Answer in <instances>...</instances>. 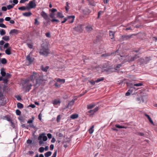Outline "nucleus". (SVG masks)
<instances>
[{
  "mask_svg": "<svg viewBox=\"0 0 157 157\" xmlns=\"http://www.w3.org/2000/svg\"><path fill=\"white\" fill-rule=\"evenodd\" d=\"M31 81L35 83L34 86L35 88L38 87L43 81L42 77L37 73L34 72L29 77Z\"/></svg>",
  "mask_w": 157,
  "mask_h": 157,
  "instance_id": "1",
  "label": "nucleus"
},
{
  "mask_svg": "<svg viewBox=\"0 0 157 157\" xmlns=\"http://www.w3.org/2000/svg\"><path fill=\"white\" fill-rule=\"evenodd\" d=\"M47 139L48 138L47 136L45 135L44 133H42L40 134L38 138V140L39 141V145H41L44 144V141H46Z\"/></svg>",
  "mask_w": 157,
  "mask_h": 157,
  "instance_id": "2",
  "label": "nucleus"
},
{
  "mask_svg": "<svg viewBox=\"0 0 157 157\" xmlns=\"http://www.w3.org/2000/svg\"><path fill=\"white\" fill-rule=\"evenodd\" d=\"M121 57H122L121 59L124 61V62H131L133 61L135 59L138 58V56L136 55L134 56H121Z\"/></svg>",
  "mask_w": 157,
  "mask_h": 157,
  "instance_id": "3",
  "label": "nucleus"
},
{
  "mask_svg": "<svg viewBox=\"0 0 157 157\" xmlns=\"http://www.w3.org/2000/svg\"><path fill=\"white\" fill-rule=\"evenodd\" d=\"M40 54L45 56H47L49 53V50L47 47L42 46L40 52Z\"/></svg>",
  "mask_w": 157,
  "mask_h": 157,
  "instance_id": "4",
  "label": "nucleus"
},
{
  "mask_svg": "<svg viewBox=\"0 0 157 157\" xmlns=\"http://www.w3.org/2000/svg\"><path fill=\"white\" fill-rule=\"evenodd\" d=\"M6 98L4 95L3 93L0 92V104L2 106H4L6 104Z\"/></svg>",
  "mask_w": 157,
  "mask_h": 157,
  "instance_id": "5",
  "label": "nucleus"
},
{
  "mask_svg": "<svg viewBox=\"0 0 157 157\" xmlns=\"http://www.w3.org/2000/svg\"><path fill=\"white\" fill-rule=\"evenodd\" d=\"M36 0H33L30 1L28 4V6H27V10H29L31 9L36 7V4L35 3Z\"/></svg>",
  "mask_w": 157,
  "mask_h": 157,
  "instance_id": "6",
  "label": "nucleus"
},
{
  "mask_svg": "<svg viewBox=\"0 0 157 157\" xmlns=\"http://www.w3.org/2000/svg\"><path fill=\"white\" fill-rule=\"evenodd\" d=\"M83 25L82 24L78 25L76 27H75L74 29L77 32H82L83 30V28L82 27Z\"/></svg>",
  "mask_w": 157,
  "mask_h": 157,
  "instance_id": "7",
  "label": "nucleus"
},
{
  "mask_svg": "<svg viewBox=\"0 0 157 157\" xmlns=\"http://www.w3.org/2000/svg\"><path fill=\"white\" fill-rule=\"evenodd\" d=\"M75 16H70L67 17V21L70 23H72L73 22Z\"/></svg>",
  "mask_w": 157,
  "mask_h": 157,
  "instance_id": "8",
  "label": "nucleus"
},
{
  "mask_svg": "<svg viewBox=\"0 0 157 157\" xmlns=\"http://www.w3.org/2000/svg\"><path fill=\"white\" fill-rule=\"evenodd\" d=\"M20 32V31L14 29L11 30L9 33V34L10 35L11 34H17Z\"/></svg>",
  "mask_w": 157,
  "mask_h": 157,
  "instance_id": "9",
  "label": "nucleus"
},
{
  "mask_svg": "<svg viewBox=\"0 0 157 157\" xmlns=\"http://www.w3.org/2000/svg\"><path fill=\"white\" fill-rule=\"evenodd\" d=\"M26 59L29 62L30 64H31L33 62L34 60V58L31 57L29 55L27 56Z\"/></svg>",
  "mask_w": 157,
  "mask_h": 157,
  "instance_id": "10",
  "label": "nucleus"
},
{
  "mask_svg": "<svg viewBox=\"0 0 157 157\" xmlns=\"http://www.w3.org/2000/svg\"><path fill=\"white\" fill-rule=\"evenodd\" d=\"M41 15L45 20H47L49 18L48 14L44 11L41 12Z\"/></svg>",
  "mask_w": 157,
  "mask_h": 157,
  "instance_id": "11",
  "label": "nucleus"
},
{
  "mask_svg": "<svg viewBox=\"0 0 157 157\" xmlns=\"http://www.w3.org/2000/svg\"><path fill=\"white\" fill-rule=\"evenodd\" d=\"M98 109V107H97L94 109L90 110L88 111V113H91L92 115H93L97 111Z\"/></svg>",
  "mask_w": 157,
  "mask_h": 157,
  "instance_id": "12",
  "label": "nucleus"
},
{
  "mask_svg": "<svg viewBox=\"0 0 157 157\" xmlns=\"http://www.w3.org/2000/svg\"><path fill=\"white\" fill-rule=\"evenodd\" d=\"M61 101L60 99L57 100L56 99H54L52 102V104L54 105H56L58 104H60Z\"/></svg>",
  "mask_w": 157,
  "mask_h": 157,
  "instance_id": "13",
  "label": "nucleus"
},
{
  "mask_svg": "<svg viewBox=\"0 0 157 157\" xmlns=\"http://www.w3.org/2000/svg\"><path fill=\"white\" fill-rule=\"evenodd\" d=\"M131 36V35H125L122 36V38L124 40H126L130 38Z\"/></svg>",
  "mask_w": 157,
  "mask_h": 157,
  "instance_id": "14",
  "label": "nucleus"
},
{
  "mask_svg": "<svg viewBox=\"0 0 157 157\" xmlns=\"http://www.w3.org/2000/svg\"><path fill=\"white\" fill-rule=\"evenodd\" d=\"M151 60V59L150 57H146L145 59H144L143 61V63H144L146 64L148 63Z\"/></svg>",
  "mask_w": 157,
  "mask_h": 157,
  "instance_id": "15",
  "label": "nucleus"
},
{
  "mask_svg": "<svg viewBox=\"0 0 157 157\" xmlns=\"http://www.w3.org/2000/svg\"><path fill=\"white\" fill-rule=\"evenodd\" d=\"M32 86V85L31 84L27 85L26 87V92H29L31 89Z\"/></svg>",
  "mask_w": 157,
  "mask_h": 157,
  "instance_id": "16",
  "label": "nucleus"
},
{
  "mask_svg": "<svg viewBox=\"0 0 157 157\" xmlns=\"http://www.w3.org/2000/svg\"><path fill=\"white\" fill-rule=\"evenodd\" d=\"M75 99H72L69 103L68 104L67 106L66 107L67 108H69L70 107H71L75 103Z\"/></svg>",
  "mask_w": 157,
  "mask_h": 157,
  "instance_id": "17",
  "label": "nucleus"
},
{
  "mask_svg": "<svg viewBox=\"0 0 157 157\" xmlns=\"http://www.w3.org/2000/svg\"><path fill=\"white\" fill-rule=\"evenodd\" d=\"M32 13L31 12H25L22 13L23 15L25 17H29L32 15Z\"/></svg>",
  "mask_w": 157,
  "mask_h": 157,
  "instance_id": "18",
  "label": "nucleus"
},
{
  "mask_svg": "<svg viewBox=\"0 0 157 157\" xmlns=\"http://www.w3.org/2000/svg\"><path fill=\"white\" fill-rule=\"evenodd\" d=\"M115 33V32H112V31H109V35L111 39H113L114 38Z\"/></svg>",
  "mask_w": 157,
  "mask_h": 157,
  "instance_id": "19",
  "label": "nucleus"
},
{
  "mask_svg": "<svg viewBox=\"0 0 157 157\" xmlns=\"http://www.w3.org/2000/svg\"><path fill=\"white\" fill-rule=\"evenodd\" d=\"M57 17L60 18H63L64 17L62 13L60 12H58L56 14Z\"/></svg>",
  "mask_w": 157,
  "mask_h": 157,
  "instance_id": "20",
  "label": "nucleus"
},
{
  "mask_svg": "<svg viewBox=\"0 0 157 157\" xmlns=\"http://www.w3.org/2000/svg\"><path fill=\"white\" fill-rule=\"evenodd\" d=\"M6 73L5 70L3 68H2L1 70V74L2 77L5 76H6Z\"/></svg>",
  "mask_w": 157,
  "mask_h": 157,
  "instance_id": "21",
  "label": "nucleus"
},
{
  "mask_svg": "<svg viewBox=\"0 0 157 157\" xmlns=\"http://www.w3.org/2000/svg\"><path fill=\"white\" fill-rule=\"evenodd\" d=\"M86 30L89 32H90L93 29L92 27L90 25H88L86 26Z\"/></svg>",
  "mask_w": 157,
  "mask_h": 157,
  "instance_id": "22",
  "label": "nucleus"
},
{
  "mask_svg": "<svg viewBox=\"0 0 157 157\" xmlns=\"http://www.w3.org/2000/svg\"><path fill=\"white\" fill-rule=\"evenodd\" d=\"M78 117V115L76 114H74L72 115H71L70 116V117L72 119H75Z\"/></svg>",
  "mask_w": 157,
  "mask_h": 157,
  "instance_id": "23",
  "label": "nucleus"
},
{
  "mask_svg": "<svg viewBox=\"0 0 157 157\" xmlns=\"http://www.w3.org/2000/svg\"><path fill=\"white\" fill-rule=\"evenodd\" d=\"M52 152L50 151H49L45 153L44 154V155L45 157H49L52 155Z\"/></svg>",
  "mask_w": 157,
  "mask_h": 157,
  "instance_id": "24",
  "label": "nucleus"
},
{
  "mask_svg": "<svg viewBox=\"0 0 157 157\" xmlns=\"http://www.w3.org/2000/svg\"><path fill=\"white\" fill-rule=\"evenodd\" d=\"M94 125H92L91 126V127L89 129V133L90 134H92L93 132L94 131Z\"/></svg>",
  "mask_w": 157,
  "mask_h": 157,
  "instance_id": "25",
  "label": "nucleus"
},
{
  "mask_svg": "<svg viewBox=\"0 0 157 157\" xmlns=\"http://www.w3.org/2000/svg\"><path fill=\"white\" fill-rule=\"evenodd\" d=\"M2 39L6 41H8L10 40V37L9 36H5L2 37Z\"/></svg>",
  "mask_w": 157,
  "mask_h": 157,
  "instance_id": "26",
  "label": "nucleus"
},
{
  "mask_svg": "<svg viewBox=\"0 0 157 157\" xmlns=\"http://www.w3.org/2000/svg\"><path fill=\"white\" fill-rule=\"evenodd\" d=\"M17 106L18 108L19 109H22L23 107V105L22 104L19 102L17 104Z\"/></svg>",
  "mask_w": 157,
  "mask_h": 157,
  "instance_id": "27",
  "label": "nucleus"
},
{
  "mask_svg": "<svg viewBox=\"0 0 157 157\" xmlns=\"http://www.w3.org/2000/svg\"><path fill=\"white\" fill-rule=\"evenodd\" d=\"M5 53H6L8 55H10L11 54V51H10V48H7L6 50H5Z\"/></svg>",
  "mask_w": 157,
  "mask_h": 157,
  "instance_id": "28",
  "label": "nucleus"
},
{
  "mask_svg": "<svg viewBox=\"0 0 157 157\" xmlns=\"http://www.w3.org/2000/svg\"><path fill=\"white\" fill-rule=\"evenodd\" d=\"M95 106V105H87V109H90L93 108Z\"/></svg>",
  "mask_w": 157,
  "mask_h": 157,
  "instance_id": "29",
  "label": "nucleus"
},
{
  "mask_svg": "<svg viewBox=\"0 0 157 157\" xmlns=\"http://www.w3.org/2000/svg\"><path fill=\"white\" fill-rule=\"evenodd\" d=\"M49 67L48 66H47L45 67H42V70L44 72H47L48 69L49 68Z\"/></svg>",
  "mask_w": 157,
  "mask_h": 157,
  "instance_id": "30",
  "label": "nucleus"
},
{
  "mask_svg": "<svg viewBox=\"0 0 157 157\" xmlns=\"http://www.w3.org/2000/svg\"><path fill=\"white\" fill-rule=\"evenodd\" d=\"M104 80V77H101L100 78H98L96 80V82L97 83L99 82H100Z\"/></svg>",
  "mask_w": 157,
  "mask_h": 157,
  "instance_id": "31",
  "label": "nucleus"
},
{
  "mask_svg": "<svg viewBox=\"0 0 157 157\" xmlns=\"http://www.w3.org/2000/svg\"><path fill=\"white\" fill-rule=\"evenodd\" d=\"M18 10H27V7H25L24 6H21L20 7H19L18 8Z\"/></svg>",
  "mask_w": 157,
  "mask_h": 157,
  "instance_id": "32",
  "label": "nucleus"
},
{
  "mask_svg": "<svg viewBox=\"0 0 157 157\" xmlns=\"http://www.w3.org/2000/svg\"><path fill=\"white\" fill-rule=\"evenodd\" d=\"M6 33L5 31L3 29H1L0 32V35L1 36H3L5 35Z\"/></svg>",
  "mask_w": 157,
  "mask_h": 157,
  "instance_id": "33",
  "label": "nucleus"
},
{
  "mask_svg": "<svg viewBox=\"0 0 157 157\" xmlns=\"http://www.w3.org/2000/svg\"><path fill=\"white\" fill-rule=\"evenodd\" d=\"M15 4H13L12 5H9L7 6V9L8 10H10L13 7Z\"/></svg>",
  "mask_w": 157,
  "mask_h": 157,
  "instance_id": "34",
  "label": "nucleus"
},
{
  "mask_svg": "<svg viewBox=\"0 0 157 157\" xmlns=\"http://www.w3.org/2000/svg\"><path fill=\"white\" fill-rule=\"evenodd\" d=\"M7 63V60L5 58H2L1 60V63L3 64H5Z\"/></svg>",
  "mask_w": 157,
  "mask_h": 157,
  "instance_id": "35",
  "label": "nucleus"
},
{
  "mask_svg": "<svg viewBox=\"0 0 157 157\" xmlns=\"http://www.w3.org/2000/svg\"><path fill=\"white\" fill-rule=\"evenodd\" d=\"M44 148L43 147H41L39 148V151L40 153H42L43 152L44 150Z\"/></svg>",
  "mask_w": 157,
  "mask_h": 157,
  "instance_id": "36",
  "label": "nucleus"
},
{
  "mask_svg": "<svg viewBox=\"0 0 157 157\" xmlns=\"http://www.w3.org/2000/svg\"><path fill=\"white\" fill-rule=\"evenodd\" d=\"M61 118V115H59L57 116V117L56 121L58 123H59V122Z\"/></svg>",
  "mask_w": 157,
  "mask_h": 157,
  "instance_id": "37",
  "label": "nucleus"
},
{
  "mask_svg": "<svg viewBox=\"0 0 157 157\" xmlns=\"http://www.w3.org/2000/svg\"><path fill=\"white\" fill-rule=\"evenodd\" d=\"M57 82H61L62 83H64L65 82V80L64 79H60V78H58L57 79Z\"/></svg>",
  "mask_w": 157,
  "mask_h": 157,
  "instance_id": "38",
  "label": "nucleus"
},
{
  "mask_svg": "<svg viewBox=\"0 0 157 157\" xmlns=\"http://www.w3.org/2000/svg\"><path fill=\"white\" fill-rule=\"evenodd\" d=\"M39 24L40 22L38 21L37 19V18L35 19L34 24L35 25H38Z\"/></svg>",
  "mask_w": 157,
  "mask_h": 157,
  "instance_id": "39",
  "label": "nucleus"
},
{
  "mask_svg": "<svg viewBox=\"0 0 157 157\" xmlns=\"http://www.w3.org/2000/svg\"><path fill=\"white\" fill-rule=\"evenodd\" d=\"M5 118L6 120H7L8 121L11 122L12 123V121L11 120V119H10V117H7V116H5Z\"/></svg>",
  "mask_w": 157,
  "mask_h": 157,
  "instance_id": "40",
  "label": "nucleus"
},
{
  "mask_svg": "<svg viewBox=\"0 0 157 157\" xmlns=\"http://www.w3.org/2000/svg\"><path fill=\"white\" fill-rule=\"evenodd\" d=\"M143 85V84L141 83L135 84L134 85V86H140Z\"/></svg>",
  "mask_w": 157,
  "mask_h": 157,
  "instance_id": "41",
  "label": "nucleus"
},
{
  "mask_svg": "<svg viewBox=\"0 0 157 157\" xmlns=\"http://www.w3.org/2000/svg\"><path fill=\"white\" fill-rule=\"evenodd\" d=\"M16 113L17 115H20L21 114V112L18 109H17L16 110Z\"/></svg>",
  "mask_w": 157,
  "mask_h": 157,
  "instance_id": "42",
  "label": "nucleus"
},
{
  "mask_svg": "<svg viewBox=\"0 0 157 157\" xmlns=\"http://www.w3.org/2000/svg\"><path fill=\"white\" fill-rule=\"evenodd\" d=\"M146 99V97H141V100L143 102H145Z\"/></svg>",
  "mask_w": 157,
  "mask_h": 157,
  "instance_id": "43",
  "label": "nucleus"
},
{
  "mask_svg": "<svg viewBox=\"0 0 157 157\" xmlns=\"http://www.w3.org/2000/svg\"><path fill=\"white\" fill-rule=\"evenodd\" d=\"M0 27L4 28H6L7 27L3 23H0Z\"/></svg>",
  "mask_w": 157,
  "mask_h": 157,
  "instance_id": "44",
  "label": "nucleus"
},
{
  "mask_svg": "<svg viewBox=\"0 0 157 157\" xmlns=\"http://www.w3.org/2000/svg\"><path fill=\"white\" fill-rule=\"evenodd\" d=\"M136 134L141 136H143L144 135V134L143 132H137Z\"/></svg>",
  "mask_w": 157,
  "mask_h": 157,
  "instance_id": "45",
  "label": "nucleus"
},
{
  "mask_svg": "<svg viewBox=\"0 0 157 157\" xmlns=\"http://www.w3.org/2000/svg\"><path fill=\"white\" fill-rule=\"evenodd\" d=\"M116 127L119 128H124L125 127L124 126H121L119 125H116Z\"/></svg>",
  "mask_w": 157,
  "mask_h": 157,
  "instance_id": "46",
  "label": "nucleus"
},
{
  "mask_svg": "<svg viewBox=\"0 0 157 157\" xmlns=\"http://www.w3.org/2000/svg\"><path fill=\"white\" fill-rule=\"evenodd\" d=\"M6 76V78L8 79L9 78H10V77L11 75L9 73H7L6 74V76Z\"/></svg>",
  "mask_w": 157,
  "mask_h": 157,
  "instance_id": "47",
  "label": "nucleus"
},
{
  "mask_svg": "<svg viewBox=\"0 0 157 157\" xmlns=\"http://www.w3.org/2000/svg\"><path fill=\"white\" fill-rule=\"evenodd\" d=\"M8 78L5 77L3 79V82L5 83H7V82H8Z\"/></svg>",
  "mask_w": 157,
  "mask_h": 157,
  "instance_id": "48",
  "label": "nucleus"
},
{
  "mask_svg": "<svg viewBox=\"0 0 157 157\" xmlns=\"http://www.w3.org/2000/svg\"><path fill=\"white\" fill-rule=\"evenodd\" d=\"M26 143L27 144H33L32 141L29 139H28L27 140Z\"/></svg>",
  "mask_w": 157,
  "mask_h": 157,
  "instance_id": "49",
  "label": "nucleus"
},
{
  "mask_svg": "<svg viewBox=\"0 0 157 157\" xmlns=\"http://www.w3.org/2000/svg\"><path fill=\"white\" fill-rule=\"evenodd\" d=\"M122 66V64H118L117 66L115 67V69L117 70L118 68H119L121 67Z\"/></svg>",
  "mask_w": 157,
  "mask_h": 157,
  "instance_id": "50",
  "label": "nucleus"
},
{
  "mask_svg": "<svg viewBox=\"0 0 157 157\" xmlns=\"http://www.w3.org/2000/svg\"><path fill=\"white\" fill-rule=\"evenodd\" d=\"M33 120L29 119V120H28L27 121V123L30 124V123H32L33 122V120L34 119V117H32Z\"/></svg>",
  "mask_w": 157,
  "mask_h": 157,
  "instance_id": "51",
  "label": "nucleus"
},
{
  "mask_svg": "<svg viewBox=\"0 0 157 157\" xmlns=\"http://www.w3.org/2000/svg\"><path fill=\"white\" fill-rule=\"evenodd\" d=\"M57 153V151L56 150L53 154L52 155L51 157H56Z\"/></svg>",
  "mask_w": 157,
  "mask_h": 157,
  "instance_id": "52",
  "label": "nucleus"
},
{
  "mask_svg": "<svg viewBox=\"0 0 157 157\" xmlns=\"http://www.w3.org/2000/svg\"><path fill=\"white\" fill-rule=\"evenodd\" d=\"M55 14L53 13H51L50 14V17L52 18H53L55 17Z\"/></svg>",
  "mask_w": 157,
  "mask_h": 157,
  "instance_id": "53",
  "label": "nucleus"
},
{
  "mask_svg": "<svg viewBox=\"0 0 157 157\" xmlns=\"http://www.w3.org/2000/svg\"><path fill=\"white\" fill-rule=\"evenodd\" d=\"M17 100L18 101H20L21 100V98L20 96L19 95H17L15 96Z\"/></svg>",
  "mask_w": 157,
  "mask_h": 157,
  "instance_id": "54",
  "label": "nucleus"
},
{
  "mask_svg": "<svg viewBox=\"0 0 157 157\" xmlns=\"http://www.w3.org/2000/svg\"><path fill=\"white\" fill-rule=\"evenodd\" d=\"M50 10L52 12V13H53L55 12H56L57 11V9H56L55 8H52V9Z\"/></svg>",
  "mask_w": 157,
  "mask_h": 157,
  "instance_id": "55",
  "label": "nucleus"
},
{
  "mask_svg": "<svg viewBox=\"0 0 157 157\" xmlns=\"http://www.w3.org/2000/svg\"><path fill=\"white\" fill-rule=\"evenodd\" d=\"M52 22H59V20L56 19H52L51 20Z\"/></svg>",
  "mask_w": 157,
  "mask_h": 157,
  "instance_id": "56",
  "label": "nucleus"
},
{
  "mask_svg": "<svg viewBox=\"0 0 157 157\" xmlns=\"http://www.w3.org/2000/svg\"><path fill=\"white\" fill-rule=\"evenodd\" d=\"M7 8L6 6H3L2 8V10L3 11H5L7 10Z\"/></svg>",
  "mask_w": 157,
  "mask_h": 157,
  "instance_id": "57",
  "label": "nucleus"
},
{
  "mask_svg": "<svg viewBox=\"0 0 157 157\" xmlns=\"http://www.w3.org/2000/svg\"><path fill=\"white\" fill-rule=\"evenodd\" d=\"M28 46L30 49H32L33 48V45L32 44H27Z\"/></svg>",
  "mask_w": 157,
  "mask_h": 157,
  "instance_id": "58",
  "label": "nucleus"
},
{
  "mask_svg": "<svg viewBox=\"0 0 157 157\" xmlns=\"http://www.w3.org/2000/svg\"><path fill=\"white\" fill-rule=\"evenodd\" d=\"M30 81V79H29L28 78H27V79H26L24 81L25 84L27 83H28L29 82V81Z\"/></svg>",
  "mask_w": 157,
  "mask_h": 157,
  "instance_id": "59",
  "label": "nucleus"
},
{
  "mask_svg": "<svg viewBox=\"0 0 157 157\" xmlns=\"http://www.w3.org/2000/svg\"><path fill=\"white\" fill-rule=\"evenodd\" d=\"M90 4L91 5L94 6L96 5V3L94 2H90Z\"/></svg>",
  "mask_w": 157,
  "mask_h": 157,
  "instance_id": "60",
  "label": "nucleus"
},
{
  "mask_svg": "<svg viewBox=\"0 0 157 157\" xmlns=\"http://www.w3.org/2000/svg\"><path fill=\"white\" fill-rule=\"evenodd\" d=\"M29 127L31 128H36V127L34 125L32 124H29Z\"/></svg>",
  "mask_w": 157,
  "mask_h": 157,
  "instance_id": "61",
  "label": "nucleus"
},
{
  "mask_svg": "<svg viewBox=\"0 0 157 157\" xmlns=\"http://www.w3.org/2000/svg\"><path fill=\"white\" fill-rule=\"evenodd\" d=\"M47 136L49 139H51L52 138V135L51 133H48Z\"/></svg>",
  "mask_w": 157,
  "mask_h": 157,
  "instance_id": "62",
  "label": "nucleus"
},
{
  "mask_svg": "<svg viewBox=\"0 0 157 157\" xmlns=\"http://www.w3.org/2000/svg\"><path fill=\"white\" fill-rule=\"evenodd\" d=\"M11 19V17H6L5 18V21H10Z\"/></svg>",
  "mask_w": 157,
  "mask_h": 157,
  "instance_id": "63",
  "label": "nucleus"
},
{
  "mask_svg": "<svg viewBox=\"0 0 157 157\" xmlns=\"http://www.w3.org/2000/svg\"><path fill=\"white\" fill-rule=\"evenodd\" d=\"M90 82L91 83L92 85H94L95 84V83L96 82V81H90Z\"/></svg>",
  "mask_w": 157,
  "mask_h": 157,
  "instance_id": "64",
  "label": "nucleus"
}]
</instances>
